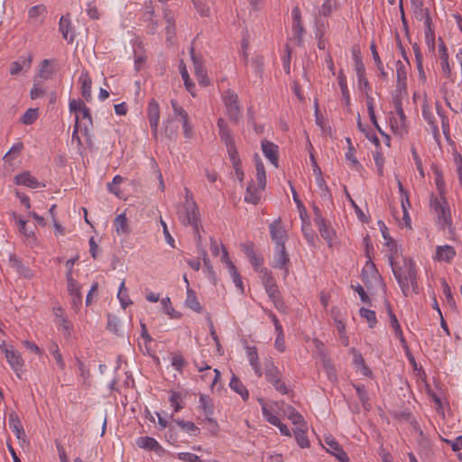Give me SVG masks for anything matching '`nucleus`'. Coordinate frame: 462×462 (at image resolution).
<instances>
[{"label": "nucleus", "mask_w": 462, "mask_h": 462, "mask_svg": "<svg viewBox=\"0 0 462 462\" xmlns=\"http://www.w3.org/2000/svg\"><path fill=\"white\" fill-rule=\"evenodd\" d=\"M68 291L72 297L78 298L79 302H82V295L80 293V286L79 282L72 277L67 278Z\"/></svg>", "instance_id": "nucleus-37"}, {"label": "nucleus", "mask_w": 462, "mask_h": 462, "mask_svg": "<svg viewBox=\"0 0 462 462\" xmlns=\"http://www.w3.org/2000/svg\"><path fill=\"white\" fill-rule=\"evenodd\" d=\"M199 408L203 410L206 420L217 428V423L212 417L214 414V404L209 396L206 394H200Z\"/></svg>", "instance_id": "nucleus-9"}, {"label": "nucleus", "mask_w": 462, "mask_h": 462, "mask_svg": "<svg viewBox=\"0 0 462 462\" xmlns=\"http://www.w3.org/2000/svg\"><path fill=\"white\" fill-rule=\"evenodd\" d=\"M57 323L58 326L62 328L63 333L66 337L70 336L72 324L65 316H60V319L57 320Z\"/></svg>", "instance_id": "nucleus-58"}, {"label": "nucleus", "mask_w": 462, "mask_h": 462, "mask_svg": "<svg viewBox=\"0 0 462 462\" xmlns=\"http://www.w3.org/2000/svg\"><path fill=\"white\" fill-rule=\"evenodd\" d=\"M60 31L62 34V37L69 42H72L74 41L75 34L72 32L71 23L68 17L61 16L60 20Z\"/></svg>", "instance_id": "nucleus-28"}, {"label": "nucleus", "mask_w": 462, "mask_h": 462, "mask_svg": "<svg viewBox=\"0 0 462 462\" xmlns=\"http://www.w3.org/2000/svg\"><path fill=\"white\" fill-rule=\"evenodd\" d=\"M263 190V189H261L259 186L256 188L254 183H250L246 188L245 200L254 205L258 204L261 200Z\"/></svg>", "instance_id": "nucleus-27"}, {"label": "nucleus", "mask_w": 462, "mask_h": 462, "mask_svg": "<svg viewBox=\"0 0 462 462\" xmlns=\"http://www.w3.org/2000/svg\"><path fill=\"white\" fill-rule=\"evenodd\" d=\"M294 436H295V439H296L298 445L300 448H309L310 441L307 438L305 430H303L301 428L296 429L294 430Z\"/></svg>", "instance_id": "nucleus-43"}, {"label": "nucleus", "mask_w": 462, "mask_h": 462, "mask_svg": "<svg viewBox=\"0 0 462 462\" xmlns=\"http://www.w3.org/2000/svg\"><path fill=\"white\" fill-rule=\"evenodd\" d=\"M171 105L174 115L176 116H180L181 119V122L189 120L188 113L180 106H179V104L176 100L172 99L171 101Z\"/></svg>", "instance_id": "nucleus-57"}, {"label": "nucleus", "mask_w": 462, "mask_h": 462, "mask_svg": "<svg viewBox=\"0 0 462 462\" xmlns=\"http://www.w3.org/2000/svg\"><path fill=\"white\" fill-rule=\"evenodd\" d=\"M79 81L81 85V95L86 99V101L89 102L92 99L91 95V87L92 80L88 72H82L79 76Z\"/></svg>", "instance_id": "nucleus-24"}, {"label": "nucleus", "mask_w": 462, "mask_h": 462, "mask_svg": "<svg viewBox=\"0 0 462 462\" xmlns=\"http://www.w3.org/2000/svg\"><path fill=\"white\" fill-rule=\"evenodd\" d=\"M32 61V55L27 54L26 56H21L17 60L13 61L10 65V74L13 76L18 75L19 73L28 71L31 68Z\"/></svg>", "instance_id": "nucleus-8"}, {"label": "nucleus", "mask_w": 462, "mask_h": 462, "mask_svg": "<svg viewBox=\"0 0 462 462\" xmlns=\"http://www.w3.org/2000/svg\"><path fill=\"white\" fill-rule=\"evenodd\" d=\"M316 182H317L318 187L322 191L321 196L324 198H329L330 197L329 189H328V187L325 180L323 179V177L317 176Z\"/></svg>", "instance_id": "nucleus-63"}, {"label": "nucleus", "mask_w": 462, "mask_h": 462, "mask_svg": "<svg viewBox=\"0 0 462 462\" xmlns=\"http://www.w3.org/2000/svg\"><path fill=\"white\" fill-rule=\"evenodd\" d=\"M50 351L52 354L58 366L63 370L65 368V363L63 361L62 355L59 350L58 345L56 343H53L50 347Z\"/></svg>", "instance_id": "nucleus-54"}, {"label": "nucleus", "mask_w": 462, "mask_h": 462, "mask_svg": "<svg viewBox=\"0 0 462 462\" xmlns=\"http://www.w3.org/2000/svg\"><path fill=\"white\" fill-rule=\"evenodd\" d=\"M397 89L402 92L406 90L407 69L401 60L396 62Z\"/></svg>", "instance_id": "nucleus-25"}, {"label": "nucleus", "mask_w": 462, "mask_h": 462, "mask_svg": "<svg viewBox=\"0 0 462 462\" xmlns=\"http://www.w3.org/2000/svg\"><path fill=\"white\" fill-rule=\"evenodd\" d=\"M242 250L254 267L257 268L263 264V259L262 256L255 254L252 243L242 245Z\"/></svg>", "instance_id": "nucleus-22"}, {"label": "nucleus", "mask_w": 462, "mask_h": 462, "mask_svg": "<svg viewBox=\"0 0 462 462\" xmlns=\"http://www.w3.org/2000/svg\"><path fill=\"white\" fill-rule=\"evenodd\" d=\"M289 261L290 258L286 252L285 245H275L273 267L283 269Z\"/></svg>", "instance_id": "nucleus-20"}, {"label": "nucleus", "mask_w": 462, "mask_h": 462, "mask_svg": "<svg viewBox=\"0 0 462 462\" xmlns=\"http://www.w3.org/2000/svg\"><path fill=\"white\" fill-rule=\"evenodd\" d=\"M11 266L23 278L32 279L33 277L32 271L27 266L23 265L22 261L15 255L11 254L9 257Z\"/></svg>", "instance_id": "nucleus-16"}, {"label": "nucleus", "mask_w": 462, "mask_h": 462, "mask_svg": "<svg viewBox=\"0 0 462 462\" xmlns=\"http://www.w3.org/2000/svg\"><path fill=\"white\" fill-rule=\"evenodd\" d=\"M439 52L440 60H441V69L444 73H446L448 76H449L451 73V69H450V66L448 63V49L442 41L439 45Z\"/></svg>", "instance_id": "nucleus-35"}, {"label": "nucleus", "mask_w": 462, "mask_h": 462, "mask_svg": "<svg viewBox=\"0 0 462 462\" xmlns=\"http://www.w3.org/2000/svg\"><path fill=\"white\" fill-rule=\"evenodd\" d=\"M164 132L169 139H174L178 134V125L173 122V119L168 118L164 122Z\"/></svg>", "instance_id": "nucleus-45"}, {"label": "nucleus", "mask_w": 462, "mask_h": 462, "mask_svg": "<svg viewBox=\"0 0 462 462\" xmlns=\"http://www.w3.org/2000/svg\"><path fill=\"white\" fill-rule=\"evenodd\" d=\"M147 118L150 123L152 136L154 139L158 138V125L160 121V106L158 102L152 98L147 106Z\"/></svg>", "instance_id": "nucleus-5"}, {"label": "nucleus", "mask_w": 462, "mask_h": 462, "mask_svg": "<svg viewBox=\"0 0 462 462\" xmlns=\"http://www.w3.org/2000/svg\"><path fill=\"white\" fill-rule=\"evenodd\" d=\"M270 236L275 245H285L288 235L282 224L281 218L274 220L269 226Z\"/></svg>", "instance_id": "nucleus-6"}, {"label": "nucleus", "mask_w": 462, "mask_h": 462, "mask_svg": "<svg viewBox=\"0 0 462 462\" xmlns=\"http://www.w3.org/2000/svg\"><path fill=\"white\" fill-rule=\"evenodd\" d=\"M197 248H198L199 255L202 258L205 268L207 269L208 274L213 277L215 275V273H214L213 267L210 263L208 253L203 248V246L201 245V240H197Z\"/></svg>", "instance_id": "nucleus-39"}, {"label": "nucleus", "mask_w": 462, "mask_h": 462, "mask_svg": "<svg viewBox=\"0 0 462 462\" xmlns=\"http://www.w3.org/2000/svg\"><path fill=\"white\" fill-rule=\"evenodd\" d=\"M360 316L365 319L370 328H374L377 322L375 312L365 308L359 310Z\"/></svg>", "instance_id": "nucleus-49"}, {"label": "nucleus", "mask_w": 462, "mask_h": 462, "mask_svg": "<svg viewBox=\"0 0 462 462\" xmlns=\"http://www.w3.org/2000/svg\"><path fill=\"white\" fill-rule=\"evenodd\" d=\"M14 181L18 185H23L33 189L37 188L40 185L38 180L29 172H23L19 175H16L14 178Z\"/></svg>", "instance_id": "nucleus-29"}, {"label": "nucleus", "mask_w": 462, "mask_h": 462, "mask_svg": "<svg viewBox=\"0 0 462 462\" xmlns=\"http://www.w3.org/2000/svg\"><path fill=\"white\" fill-rule=\"evenodd\" d=\"M355 148L354 146L348 147V151L346 153V159L349 162L350 166L356 171H359L362 168V165L356 159L355 155Z\"/></svg>", "instance_id": "nucleus-50"}, {"label": "nucleus", "mask_w": 462, "mask_h": 462, "mask_svg": "<svg viewBox=\"0 0 462 462\" xmlns=\"http://www.w3.org/2000/svg\"><path fill=\"white\" fill-rule=\"evenodd\" d=\"M185 304L188 308L194 310L197 313L202 312V307L196 296V293L190 288H187V297L185 300Z\"/></svg>", "instance_id": "nucleus-32"}, {"label": "nucleus", "mask_w": 462, "mask_h": 462, "mask_svg": "<svg viewBox=\"0 0 462 462\" xmlns=\"http://www.w3.org/2000/svg\"><path fill=\"white\" fill-rule=\"evenodd\" d=\"M456 255V251L451 245H439L436 249L434 259L439 262H450Z\"/></svg>", "instance_id": "nucleus-19"}, {"label": "nucleus", "mask_w": 462, "mask_h": 462, "mask_svg": "<svg viewBox=\"0 0 462 462\" xmlns=\"http://www.w3.org/2000/svg\"><path fill=\"white\" fill-rule=\"evenodd\" d=\"M246 354L249 363L254 373L260 377L262 376L261 365L258 358L257 349L255 346H246Z\"/></svg>", "instance_id": "nucleus-26"}, {"label": "nucleus", "mask_w": 462, "mask_h": 462, "mask_svg": "<svg viewBox=\"0 0 462 462\" xmlns=\"http://www.w3.org/2000/svg\"><path fill=\"white\" fill-rule=\"evenodd\" d=\"M8 421L10 429L14 432L16 438L19 440L25 442V432L17 413L14 411L11 412L8 416Z\"/></svg>", "instance_id": "nucleus-12"}, {"label": "nucleus", "mask_w": 462, "mask_h": 462, "mask_svg": "<svg viewBox=\"0 0 462 462\" xmlns=\"http://www.w3.org/2000/svg\"><path fill=\"white\" fill-rule=\"evenodd\" d=\"M385 305H386L387 313H388V316L390 319L391 327L393 329L395 336L400 339L401 343L404 346L406 344V341L404 339V337H403L400 323L397 319V317L393 313L392 307L388 301H386Z\"/></svg>", "instance_id": "nucleus-18"}, {"label": "nucleus", "mask_w": 462, "mask_h": 462, "mask_svg": "<svg viewBox=\"0 0 462 462\" xmlns=\"http://www.w3.org/2000/svg\"><path fill=\"white\" fill-rule=\"evenodd\" d=\"M228 273H229L230 276L232 277L235 285L237 288H239L241 290V291H244L243 282L241 280L240 274L237 272L236 267L235 266V264L233 263H228Z\"/></svg>", "instance_id": "nucleus-48"}, {"label": "nucleus", "mask_w": 462, "mask_h": 462, "mask_svg": "<svg viewBox=\"0 0 462 462\" xmlns=\"http://www.w3.org/2000/svg\"><path fill=\"white\" fill-rule=\"evenodd\" d=\"M338 85L340 87L345 102L348 106L350 104V95L347 89L346 78L343 70H340L338 73Z\"/></svg>", "instance_id": "nucleus-40"}, {"label": "nucleus", "mask_w": 462, "mask_h": 462, "mask_svg": "<svg viewBox=\"0 0 462 462\" xmlns=\"http://www.w3.org/2000/svg\"><path fill=\"white\" fill-rule=\"evenodd\" d=\"M136 444L139 448L147 449V450H152L156 453H161L163 451V448L159 444V442L151 437H140L136 440Z\"/></svg>", "instance_id": "nucleus-21"}, {"label": "nucleus", "mask_w": 462, "mask_h": 462, "mask_svg": "<svg viewBox=\"0 0 462 462\" xmlns=\"http://www.w3.org/2000/svg\"><path fill=\"white\" fill-rule=\"evenodd\" d=\"M255 169L258 186L260 187L261 189H264L266 186L265 169L263 162L260 160L258 155H256Z\"/></svg>", "instance_id": "nucleus-34"}, {"label": "nucleus", "mask_w": 462, "mask_h": 462, "mask_svg": "<svg viewBox=\"0 0 462 462\" xmlns=\"http://www.w3.org/2000/svg\"><path fill=\"white\" fill-rule=\"evenodd\" d=\"M39 116L37 108H29L25 111L21 118V122L24 125H32L33 124Z\"/></svg>", "instance_id": "nucleus-42"}, {"label": "nucleus", "mask_w": 462, "mask_h": 462, "mask_svg": "<svg viewBox=\"0 0 462 462\" xmlns=\"http://www.w3.org/2000/svg\"><path fill=\"white\" fill-rule=\"evenodd\" d=\"M316 225L319 227V231L320 233V236L328 241L329 245H331V242L334 237V230L326 223V220H322L321 222L316 223Z\"/></svg>", "instance_id": "nucleus-38"}, {"label": "nucleus", "mask_w": 462, "mask_h": 462, "mask_svg": "<svg viewBox=\"0 0 462 462\" xmlns=\"http://www.w3.org/2000/svg\"><path fill=\"white\" fill-rule=\"evenodd\" d=\"M177 214L179 220L184 226H191L194 229L197 240H201V236L199 231V208L196 202L183 203L178 207Z\"/></svg>", "instance_id": "nucleus-2"}, {"label": "nucleus", "mask_w": 462, "mask_h": 462, "mask_svg": "<svg viewBox=\"0 0 462 462\" xmlns=\"http://www.w3.org/2000/svg\"><path fill=\"white\" fill-rule=\"evenodd\" d=\"M223 100L226 107L229 119L234 122H237L241 116V109L238 104L237 95L234 91L228 89L225 92Z\"/></svg>", "instance_id": "nucleus-4"}, {"label": "nucleus", "mask_w": 462, "mask_h": 462, "mask_svg": "<svg viewBox=\"0 0 462 462\" xmlns=\"http://www.w3.org/2000/svg\"><path fill=\"white\" fill-rule=\"evenodd\" d=\"M263 282L264 285V289L270 299L275 298V296L280 294L277 283L274 278L272 276L271 273L267 271V269L263 270Z\"/></svg>", "instance_id": "nucleus-14"}, {"label": "nucleus", "mask_w": 462, "mask_h": 462, "mask_svg": "<svg viewBox=\"0 0 462 462\" xmlns=\"http://www.w3.org/2000/svg\"><path fill=\"white\" fill-rule=\"evenodd\" d=\"M292 32L293 36L297 40V42L300 44L302 42L303 34L305 32V29L302 23H292Z\"/></svg>", "instance_id": "nucleus-60"}, {"label": "nucleus", "mask_w": 462, "mask_h": 462, "mask_svg": "<svg viewBox=\"0 0 462 462\" xmlns=\"http://www.w3.org/2000/svg\"><path fill=\"white\" fill-rule=\"evenodd\" d=\"M283 412L287 416V418L291 420V422L294 425H302V426L306 427V422L304 420V418L299 411H297L295 410L294 407H292L291 405H287L283 409Z\"/></svg>", "instance_id": "nucleus-31"}, {"label": "nucleus", "mask_w": 462, "mask_h": 462, "mask_svg": "<svg viewBox=\"0 0 462 462\" xmlns=\"http://www.w3.org/2000/svg\"><path fill=\"white\" fill-rule=\"evenodd\" d=\"M114 226L117 234H128L130 232L127 218L125 213L118 215L115 218Z\"/></svg>", "instance_id": "nucleus-36"}, {"label": "nucleus", "mask_w": 462, "mask_h": 462, "mask_svg": "<svg viewBox=\"0 0 462 462\" xmlns=\"http://www.w3.org/2000/svg\"><path fill=\"white\" fill-rule=\"evenodd\" d=\"M366 105H367L368 115H369L371 122L373 123L374 127L379 131V133L381 134H383V132L382 131V129L380 128V126H379V125L377 123L376 116H375V114H374V99H373V97H371L367 94H366Z\"/></svg>", "instance_id": "nucleus-41"}, {"label": "nucleus", "mask_w": 462, "mask_h": 462, "mask_svg": "<svg viewBox=\"0 0 462 462\" xmlns=\"http://www.w3.org/2000/svg\"><path fill=\"white\" fill-rule=\"evenodd\" d=\"M322 445L326 448L328 452L335 456L340 462L348 461L346 453L332 436H325Z\"/></svg>", "instance_id": "nucleus-7"}, {"label": "nucleus", "mask_w": 462, "mask_h": 462, "mask_svg": "<svg viewBox=\"0 0 462 462\" xmlns=\"http://www.w3.org/2000/svg\"><path fill=\"white\" fill-rule=\"evenodd\" d=\"M430 208L436 215L439 223L448 225L451 222L450 209L442 191L439 197L431 195Z\"/></svg>", "instance_id": "nucleus-3"}, {"label": "nucleus", "mask_w": 462, "mask_h": 462, "mask_svg": "<svg viewBox=\"0 0 462 462\" xmlns=\"http://www.w3.org/2000/svg\"><path fill=\"white\" fill-rule=\"evenodd\" d=\"M229 158L233 163L234 167L241 164L240 159L238 158V152L236 147V144L226 147Z\"/></svg>", "instance_id": "nucleus-61"}, {"label": "nucleus", "mask_w": 462, "mask_h": 462, "mask_svg": "<svg viewBox=\"0 0 462 462\" xmlns=\"http://www.w3.org/2000/svg\"><path fill=\"white\" fill-rule=\"evenodd\" d=\"M176 424L179 425L185 431L197 436L199 434L200 430L192 421H184L181 420H175Z\"/></svg>", "instance_id": "nucleus-46"}, {"label": "nucleus", "mask_w": 462, "mask_h": 462, "mask_svg": "<svg viewBox=\"0 0 462 462\" xmlns=\"http://www.w3.org/2000/svg\"><path fill=\"white\" fill-rule=\"evenodd\" d=\"M393 275L397 280L402 293L407 296L410 290L418 293L417 272L415 263L411 258H402V262L395 260V255L392 252L388 257Z\"/></svg>", "instance_id": "nucleus-1"}, {"label": "nucleus", "mask_w": 462, "mask_h": 462, "mask_svg": "<svg viewBox=\"0 0 462 462\" xmlns=\"http://www.w3.org/2000/svg\"><path fill=\"white\" fill-rule=\"evenodd\" d=\"M262 412H263V415L264 417V419L271 424L273 425H279L280 424V419L273 414L267 408L265 405H263L262 406Z\"/></svg>", "instance_id": "nucleus-59"}, {"label": "nucleus", "mask_w": 462, "mask_h": 462, "mask_svg": "<svg viewBox=\"0 0 462 462\" xmlns=\"http://www.w3.org/2000/svg\"><path fill=\"white\" fill-rule=\"evenodd\" d=\"M5 358L11 368L15 373H18L22 370L23 366V360L21 356V354L15 350L13 346H10V350H6Z\"/></svg>", "instance_id": "nucleus-11"}, {"label": "nucleus", "mask_w": 462, "mask_h": 462, "mask_svg": "<svg viewBox=\"0 0 462 462\" xmlns=\"http://www.w3.org/2000/svg\"><path fill=\"white\" fill-rule=\"evenodd\" d=\"M262 151L263 155L273 164L278 167V146L273 143L263 140L262 141Z\"/></svg>", "instance_id": "nucleus-10"}, {"label": "nucleus", "mask_w": 462, "mask_h": 462, "mask_svg": "<svg viewBox=\"0 0 462 462\" xmlns=\"http://www.w3.org/2000/svg\"><path fill=\"white\" fill-rule=\"evenodd\" d=\"M81 114L82 120H86V123H82L83 126H81V131L84 135L87 137V142L90 143V130L93 126L92 116L90 114V110L85 104L81 105V110L79 112Z\"/></svg>", "instance_id": "nucleus-15"}, {"label": "nucleus", "mask_w": 462, "mask_h": 462, "mask_svg": "<svg viewBox=\"0 0 462 462\" xmlns=\"http://www.w3.org/2000/svg\"><path fill=\"white\" fill-rule=\"evenodd\" d=\"M414 16L419 21H424L425 25L431 24V17L429 10L423 8V2L415 1V4H411Z\"/></svg>", "instance_id": "nucleus-23"}, {"label": "nucleus", "mask_w": 462, "mask_h": 462, "mask_svg": "<svg viewBox=\"0 0 462 462\" xmlns=\"http://www.w3.org/2000/svg\"><path fill=\"white\" fill-rule=\"evenodd\" d=\"M117 298H118L123 309H125L128 305L132 304V301L128 296L127 290L125 285V282H122V283L119 287Z\"/></svg>", "instance_id": "nucleus-44"}, {"label": "nucleus", "mask_w": 462, "mask_h": 462, "mask_svg": "<svg viewBox=\"0 0 462 462\" xmlns=\"http://www.w3.org/2000/svg\"><path fill=\"white\" fill-rule=\"evenodd\" d=\"M422 116L425 121L430 125L434 138L438 141L439 138V130L435 121V116L430 110L429 104L424 101L422 105Z\"/></svg>", "instance_id": "nucleus-13"}, {"label": "nucleus", "mask_w": 462, "mask_h": 462, "mask_svg": "<svg viewBox=\"0 0 462 462\" xmlns=\"http://www.w3.org/2000/svg\"><path fill=\"white\" fill-rule=\"evenodd\" d=\"M51 60H43L40 64L39 69V77L44 79H47L51 77V75L53 73V69L51 68Z\"/></svg>", "instance_id": "nucleus-47"}, {"label": "nucleus", "mask_w": 462, "mask_h": 462, "mask_svg": "<svg viewBox=\"0 0 462 462\" xmlns=\"http://www.w3.org/2000/svg\"><path fill=\"white\" fill-rule=\"evenodd\" d=\"M390 123L391 128L396 134L402 135L404 133L407 132V120L405 116H403V117L396 116L391 118Z\"/></svg>", "instance_id": "nucleus-33"}, {"label": "nucleus", "mask_w": 462, "mask_h": 462, "mask_svg": "<svg viewBox=\"0 0 462 462\" xmlns=\"http://www.w3.org/2000/svg\"><path fill=\"white\" fill-rule=\"evenodd\" d=\"M186 362L180 355H174L171 358V365L179 372H181Z\"/></svg>", "instance_id": "nucleus-64"}, {"label": "nucleus", "mask_w": 462, "mask_h": 462, "mask_svg": "<svg viewBox=\"0 0 462 462\" xmlns=\"http://www.w3.org/2000/svg\"><path fill=\"white\" fill-rule=\"evenodd\" d=\"M371 51H372V54H373V59H374V60L375 62V65H376L378 70L380 71L381 77L386 78L387 77V73L384 71V69H383V62L381 61L379 54H378V52L376 51V48H375V45L374 43L371 45Z\"/></svg>", "instance_id": "nucleus-55"}, {"label": "nucleus", "mask_w": 462, "mask_h": 462, "mask_svg": "<svg viewBox=\"0 0 462 462\" xmlns=\"http://www.w3.org/2000/svg\"><path fill=\"white\" fill-rule=\"evenodd\" d=\"M196 11L204 17L209 15V7L203 0H191Z\"/></svg>", "instance_id": "nucleus-52"}, {"label": "nucleus", "mask_w": 462, "mask_h": 462, "mask_svg": "<svg viewBox=\"0 0 462 462\" xmlns=\"http://www.w3.org/2000/svg\"><path fill=\"white\" fill-rule=\"evenodd\" d=\"M46 13V7L43 5H34L29 9L28 14L30 20L38 22L39 17Z\"/></svg>", "instance_id": "nucleus-51"}, {"label": "nucleus", "mask_w": 462, "mask_h": 462, "mask_svg": "<svg viewBox=\"0 0 462 462\" xmlns=\"http://www.w3.org/2000/svg\"><path fill=\"white\" fill-rule=\"evenodd\" d=\"M218 134L226 147L236 144L226 122L223 118L217 120Z\"/></svg>", "instance_id": "nucleus-17"}, {"label": "nucleus", "mask_w": 462, "mask_h": 462, "mask_svg": "<svg viewBox=\"0 0 462 462\" xmlns=\"http://www.w3.org/2000/svg\"><path fill=\"white\" fill-rule=\"evenodd\" d=\"M336 6V0H325L319 9V14L325 17H328Z\"/></svg>", "instance_id": "nucleus-53"}, {"label": "nucleus", "mask_w": 462, "mask_h": 462, "mask_svg": "<svg viewBox=\"0 0 462 462\" xmlns=\"http://www.w3.org/2000/svg\"><path fill=\"white\" fill-rule=\"evenodd\" d=\"M190 54H191V60L193 61L196 75L199 73L201 74L206 69H204L201 60L195 55L193 48L190 49Z\"/></svg>", "instance_id": "nucleus-62"}, {"label": "nucleus", "mask_w": 462, "mask_h": 462, "mask_svg": "<svg viewBox=\"0 0 462 462\" xmlns=\"http://www.w3.org/2000/svg\"><path fill=\"white\" fill-rule=\"evenodd\" d=\"M230 388L238 393L244 401H246L249 398V393L243 383L239 380L237 376L235 374L232 376L230 383Z\"/></svg>", "instance_id": "nucleus-30"}, {"label": "nucleus", "mask_w": 462, "mask_h": 462, "mask_svg": "<svg viewBox=\"0 0 462 462\" xmlns=\"http://www.w3.org/2000/svg\"><path fill=\"white\" fill-rule=\"evenodd\" d=\"M265 378L273 385L275 383L277 384L279 383V380H281L280 372L277 369V367L273 366L272 368L268 369L265 372Z\"/></svg>", "instance_id": "nucleus-56"}]
</instances>
